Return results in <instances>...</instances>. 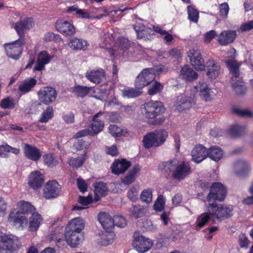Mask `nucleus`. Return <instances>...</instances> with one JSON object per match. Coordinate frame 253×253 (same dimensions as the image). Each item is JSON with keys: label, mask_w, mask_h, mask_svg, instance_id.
Here are the masks:
<instances>
[{"label": "nucleus", "mask_w": 253, "mask_h": 253, "mask_svg": "<svg viewBox=\"0 0 253 253\" xmlns=\"http://www.w3.org/2000/svg\"><path fill=\"white\" fill-rule=\"evenodd\" d=\"M165 111L163 103L158 101H150L143 105L142 113L147 120L148 123L152 125H160L165 121L164 117L158 116Z\"/></svg>", "instance_id": "f257e3e1"}, {"label": "nucleus", "mask_w": 253, "mask_h": 253, "mask_svg": "<svg viewBox=\"0 0 253 253\" xmlns=\"http://www.w3.org/2000/svg\"><path fill=\"white\" fill-rule=\"evenodd\" d=\"M205 206L206 207L205 210L210 212L211 215L214 216L218 221H222L232 215L233 207L232 205H218L216 203H212L206 204Z\"/></svg>", "instance_id": "f03ea898"}, {"label": "nucleus", "mask_w": 253, "mask_h": 253, "mask_svg": "<svg viewBox=\"0 0 253 253\" xmlns=\"http://www.w3.org/2000/svg\"><path fill=\"white\" fill-rule=\"evenodd\" d=\"M226 64L230 73L232 75L231 80L233 88L237 92H242L244 87V84L242 81V78L240 77L239 71L241 63L237 62L236 60L230 59L226 61Z\"/></svg>", "instance_id": "7ed1b4c3"}, {"label": "nucleus", "mask_w": 253, "mask_h": 253, "mask_svg": "<svg viewBox=\"0 0 253 253\" xmlns=\"http://www.w3.org/2000/svg\"><path fill=\"white\" fill-rule=\"evenodd\" d=\"M168 136L167 131L164 129L148 133L143 137L144 146L148 149L153 146H161L166 141Z\"/></svg>", "instance_id": "20e7f679"}, {"label": "nucleus", "mask_w": 253, "mask_h": 253, "mask_svg": "<svg viewBox=\"0 0 253 253\" xmlns=\"http://www.w3.org/2000/svg\"><path fill=\"white\" fill-rule=\"evenodd\" d=\"M227 195L226 187L221 183L214 182L210 187L207 199L209 202L216 203L224 200Z\"/></svg>", "instance_id": "39448f33"}, {"label": "nucleus", "mask_w": 253, "mask_h": 253, "mask_svg": "<svg viewBox=\"0 0 253 253\" xmlns=\"http://www.w3.org/2000/svg\"><path fill=\"white\" fill-rule=\"evenodd\" d=\"M25 44V41L23 38H19L12 42L5 43L4 46L7 56L15 60L18 59L23 52Z\"/></svg>", "instance_id": "423d86ee"}, {"label": "nucleus", "mask_w": 253, "mask_h": 253, "mask_svg": "<svg viewBox=\"0 0 253 253\" xmlns=\"http://www.w3.org/2000/svg\"><path fill=\"white\" fill-rule=\"evenodd\" d=\"M132 245L138 253H145L150 249L153 243L150 239L145 238L139 232H135Z\"/></svg>", "instance_id": "0eeeda50"}, {"label": "nucleus", "mask_w": 253, "mask_h": 253, "mask_svg": "<svg viewBox=\"0 0 253 253\" xmlns=\"http://www.w3.org/2000/svg\"><path fill=\"white\" fill-rule=\"evenodd\" d=\"M154 70L152 68H145L139 74L135 81V87L141 89L145 86H148L154 81Z\"/></svg>", "instance_id": "6e6552de"}, {"label": "nucleus", "mask_w": 253, "mask_h": 253, "mask_svg": "<svg viewBox=\"0 0 253 253\" xmlns=\"http://www.w3.org/2000/svg\"><path fill=\"white\" fill-rule=\"evenodd\" d=\"M38 94L40 101L47 105L54 102L57 96L55 89L50 86H46L41 88Z\"/></svg>", "instance_id": "1a4fd4ad"}, {"label": "nucleus", "mask_w": 253, "mask_h": 253, "mask_svg": "<svg viewBox=\"0 0 253 253\" xmlns=\"http://www.w3.org/2000/svg\"><path fill=\"white\" fill-rule=\"evenodd\" d=\"M192 172L190 164L186 162H182L176 165L175 169L172 173L173 179L179 181H182L188 177Z\"/></svg>", "instance_id": "9d476101"}, {"label": "nucleus", "mask_w": 253, "mask_h": 253, "mask_svg": "<svg viewBox=\"0 0 253 253\" xmlns=\"http://www.w3.org/2000/svg\"><path fill=\"white\" fill-rule=\"evenodd\" d=\"M61 192V186L56 180L47 182L44 186L43 196L46 199H54L58 197Z\"/></svg>", "instance_id": "9b49d317"}, {"label": "nucleus", "mask_w": 253, "mask_h": 253, "mask_svg": "<svg viewBox=\"0 0 253 253\" xmlns=\"http://www.w3.org/2000/svg\"><path fill=\"white\" fill-rule=\"evenodd\" d=\"M188 56L193 67L197 70L203 71L206 64L200 50L191 49L188 52Z\"/></svg>", "instance_id": "f8f14e48"}, {"label": "nucleus", "mask_w": 253, "mask_h": 253, "mask_svg": "<svg viewBox=\"0 0 253 253\" xmlns=\"http://www.w3.org/2000/svg\"><path fill=\"white\" fill-rule=\"evenodd\" d=\"M34 25V21L32 17H26L23 20L12 24L13 28L16 31L20 38L23 37L25 32L31 29Z\"/></svg>", "instance_id": "ddd939ff"}, {"label": "nucleus", "mask_w": 253, "mask_h": 253, "mask_svg": "<svg viewBox=\"0 0 253 253\" xmlns=\"http://www.w3.org/2000/svg\"><path fill=\"white\" fill-rule=\"evenodd\" d=\"M57 30L65 36H73L75 34V28L72 21L59 19L55 23Z\"/></svg>", "instance_id": "4468645a"}, {"label": "nucleus", "mask_w": 253, "mask_h": 253, "mask_svg": "<svg viewBox=\"0 0 253 253\" xmlns=\"http://www.w3.org/2000/svg\"><path fill=\"white\" fill-rule=\"evenodd\" d=\"M85 77L90 82L99 84L105 79L106 73L101 68L92 69L86 71Z\"/></svg>", "instance_id": "2eb2a0df"}, {"label": "nucleus", "mask_w": 253, "mask_h": 253, "mask_svg": "<svg viewBox=\"0 0 253 253\" xmlns=\"http://www.w3.org/2000/svg\"><path fill=\"white\" fill-rule=\"evenodd\" d=\"M67 245L71 248L77 247L83 241L84 236L81 233L66 230L64 234Z\"/></svg>", "instance_id": "dca6fc26"}, {"label": "nucleus", "mask_w": 253, "mask_h": 253, "mask_svg": "<svg viewBox=\"0 0 253 253\" xmlns=\"http://www.w3.org/2000/svg\"><path fill=\"white\" fill-rule=\"evenodd\" d=\"M23 151L25 156L29 160L34 162L39 161L42 156L40 150L29 144H24Z\"/></svg>", "instance_id": "f3484780"}, {"label": "nucleus", "mask_w": 253, "mask_h": 253, "mask_svg": "<svg viewBox=\"0 0 253 253\" xmlns=\"http://www.w3.org/2000/svg\"><path fill=\"white\" fill-rule=\"evenodd\" d=\"M195 95L191 94L189 96H178L176 101V108L181 112L190 108L193 104H195Z\"/></svg>", "instance_id": "a211bd4d"}, {"label": "nucleus", "mask_w": 253, "mask_h": 253, "mask_svg": "<svg viewBox=\"0 0 253 253\" xmlns=\"http://www.w3.org/2000/svg\"><path fill=\"white\" fill-rule=\"evenodd\" d=\"M191 156L192 160L199 164L207 157V150L201 144L196 145L191 152Z\"/></svg>", "instance_id": "6ab92c4d"}, {"label": "nucleus", "mask_w": 253, "mask_h": 253, "mask_svg": "<svg viewBox=\"0 0 253 253\" xmlns=\"http://www.w3.org/2000/svg\"><path fill=\"white\" fill-rule=\"evenodd\" d=\"M8 221L11 224L17 227H23L28 222L27 218L25 215H22L17 211H16L15 210L10 212Z\"/></svg>", "instance_id": "aec40b11"}, {"label": "nucleus", "mask_w": 253, "mask_h": 253, "mask_svg": "<svg viewBox=\"0 0 253 253\" xmlns=\"http://www.w3.org/2000/svg\"><path fill=\"white\" fill-rule=\"evenodd\" d=\"M237 37V33L234 30H224L218 36V42L221 45H227L232 43Z\"/></svg>", "instance_id": "412c9836"}, {"label": "nucleus", "mask_w": 253, "mask_h": 253, "mask_svg": "<svg viewBox=\"0 0 253 253\" xmlns=\"http://www.w3.org/2000/svg\"><path fill=\"white\" fill-rule=\"evenodd\" d=\"M103 113L99 111L93 117L92 123L90 126V136H93L101 132L104 126V123L98 119V117L103 115Z\"/></svg>", "instance_id": "4be33fe9"}, {"label": "nucleus", "mask_w": 253, "mask_h": 253, "mask_svg": "<svg viewBox=\"0 0 253 253\" xmlns=\"http://www.w3.org/2000/svg\"><path fill=\"white\" fill-rule=\"evenodd\" d=\"M131 166V163L125 159L121 160H115L111 166L112 171L115 174L119 175L125 172Z\"/></svg>", "instance_id": "5701e85b"}, {"label": "nucleus", "mask_w": 253, "mask_h": 253, "mask_svg": "<svg viewBox=\"0 0 253 253\" xmlns=\"http://www.w3.org/2000/svg\"><path fill=\"white\" fill-rule=\"evenodd\" d=\"M43 181L44 176L40 171H33L29 176L28 184L34 189L41 188Z\"/></svg>", "instance_id": "b1692460"}, {"label": "nucleus", "mask_w": 253, "mask_h": 253, "mask_svg": "<svg viewBox=\"0 0 253 253\" xmlns=\"http://www.w3.org/2000/svg\"><path fill=\"white\" fill-rule=\"evenodd\" d=\"M51 60V56L45 51H41L38 56L37 61L34 70L41 71L44 69L46 64H47Z\"/></svg>", "instance_id": "393cba45"}, {"label": "nucleus", "mask_w": 253, "mask_h": 253, "mask_svg": "<svg viewBox=\"0 0 253 253\" xmlns=\"http://www.w3.org/2000/svg\"><path fill=\"white\" fill-rule=\"evenodd\" d=\"M13 243V238L9 235L0 237V253H11Z\"/></svg>", "instance_id": "a878e982"}, {"label": "nucleus", "mask_w": 253, "mask_h": 253, "mask_svg": "<svg viewBox=\"0 0 253 253\" xmlns=\"http://www.w3.org/2000/svg\"><path fill=\"white\" fill-rule=\"evenodd\" d=\"M98 220L104 229L108 232L110 231L114 227V218L106 212H100L98 214Z\"/></svg>", "instance_id": "bb28decb"}, {"label": "nucleus", "mask_w": 253, "mask_h": 253, "mask_svg": "<svg viewBox=\"0 0 253 253\" xmlns=\"http://www.w3.org/2000/svg\"><path fill=\"white\" fill-rule=\"evenodd\" d=\"M178 163V161L176 159L164 162L159 165V169L167 176H169L170 174L172 175Z\"/></svg>", "instance_id": "cd10ccee"}, {"label": "nucleus", "mask_w": 253, "mask_h": 253, "mask_svg": "<svg viewBox=\"0 0 253 253\" xmlns=\"http://www.w3.org/2000/svg\"><path fill=\"white\" fill-rule=\"evenodd\" d=\"M84 228V219L80 217H78L72 219L68 223L66 227V230L81 233Z\"/></svg>", "instance_id": "c85d7f7f"}, {"label": "nucleus", "mask_w": 253, "mask_h": 253, "mask_svg": "<svg viewBox=\"0 0 253 253\" xmlns=\"http://www.w3.org/2000/svg\"><path fill=\"white\" fill-rule=\"evenodd\" d=\"M180 76L186 81L191 82L198 78V74L189 65H185L181 68Z\"/></svg>", "instance_id": "c756f323"}, {"label": "nucleus", "mask_w": 253, "mask_h": 253, "mask_svg": "<svg viewBox=\"0 0 253 253\" xmlns=\"http://www.w3.org/2000/svg\"><path fill=\"white\" fill-rule=\"evenodd\" d=\"M195 88L197 91L200 92L201 97L206 101H210L212 98L213 92L206 83L200 82L195 86Z\"/></svg>", "instance_id": "7c9ffc66"}, {"label": "nucleus", "mask_w": 253, "mask_h": 253, "mask_svg": "<svg viewBox=\"0 0 253 253\" xmlns=\"http://www.w3.org/2000/svg\"><path fill=\"white\" fill-rule=\"evenodd\" d=\"M205 67L207 68V75L211 79L216 78L219 73L220 66L213 60H209L206 62Z\"/></svg>", "instance_id": "2f4dec72"}, {"label": "nucleus", "mask_w": 253, "mask_h": 253, "mask_svg": "<svg viewBox=\"0 0 253 253\" xmlns=\"http://www.w3.org/2000/svg\"><path fill=\"white\" fill-rule=\"evenodd\" d=\"M42 220L43 218L40 213L37 212L32 213L29 218V230L32 232L37 231Z\"/></svg>", "instance_id": "473e14b6"}, {"label": "nucleus", "mask_w": 253, "mask_h": 253, "mask_svg": "<svg viewBox=\"0 0 253 253\" xmlns=\"http://www.w3.org/2000/svg\"><path fill=\"white\" fill-rule=\"evenodd\" d=\"M37 83V81L34 78L26 79L19 84L18 89L23 94L27 93L32 90Z\"/></svg>", "instance_id": "72a5a7b5"}, {"label": "nucleus", "mask_w": 253, "mask_h": 253, "mask_svg": "<svg viewBox=\"0 0 253 253\" xmlns=\"http://www.w3.org/2000/svg\"><path fill=\"white\" fill-rule=\"evenodd\" d=\"M68 45L73 50H85L87 49L88 44L85 40L73 38L70 40Z\"/></svg>", "instance_id": "f704fd0d"}, {"label": "nucleus", "mask_w": 253, "mask_h": 253, "mask_svg": "<svg viewBox=\"0 0 253 253\" xmlns=\"http://www.w3.org/2000/svg\"><path fill=\"white\" fill-rule=\"evenodd\" d=\"M62 234L58 233L56 231H52L49 235L48 240L49 241H54L59 248H64L67 246L66 238L61 239Z\"/></svg>", "instance_id": "c9c22d12"}, {"label": "nucleus", "mask_w": 253, "mask_h": 253, "mask_svg": "<svg viewBox=\"0 0 253 253\" xmlns=\"http://www.w3.org/2000/svg\"><path fill=\"white\" fill-rule=\"evenodd\" d=\"M223 154L222 149L217 146H211L207 150V157L216 162L222 158Z\"/></svg>", "instance_id": "e433bc0d"}, {"label": "nucleus", "mask_w": 253, "mask_h": 253, "mask_svg": "<svg viewBox=\"0 0 253 253\" xmlns=\"http://www.w3.org/2000/svg\"><path fill=\"white\" fill-rule=\"evenodd\" d=\"M211 216H212V215H211L210 212L208 211H206L199 215L197 217L195 222V229L197 230H200L209 222Z\"/></svg>", "instance_id": "4c0bfd02"}, {"label": "nucleus", "mask_w": 253, "mask_h": 253, "mask_svg": "<svg viewBox=\"0 0 253 253\" xmlns=\"http://www.w3.org/2000/svg\"><path fill=\"white\" fill-rule=\"evenodd\" d=\"M133 28L137 34V39H149L151 37V35H153L154 32L147 28L144 26H133Z\"/></svg>", "instance_id": "58836bf2"}, {"label": "nucleus", "mask_w": 253, "mask_h": 253, "mask_svg": "<svg viewBox=\"0 0 253 253\" xmlns=\"http://www.w3.org/2000/svg\"><path fill=\"white\" fill-rule=\"evenodd\" d=\"M91 87L76 84L71 88L72 92L74 93L77 97L83 98L86 96L90 92Z\"/></svg>", "instance_id": "ea45409f"}, {"label": "nucleus", "mask_w": 253, "mask_h": 253, "mask_svg": "<svg viewBox=\"0 0 253 253\" xmlns=\"http://www.w3.org/2000/svg\"><path fill=\"white\" fill-rule=\"evenodd\" d=\"M18 211L20 213L25 214L32 212L35 210L33 206L29 202L21 201L17 203Z\"/></svg>", "instance_id": "a19ab883"}, {"label": "nucleus", "mask_w": 253, "mask_h": 253, "mask_svg": "<svg viewBox=\"0 0 253 253\" xmlns=\"http://www.w3.org/2000/svg\"><path fill=\"white\" fill-rule=\"evenodd\" d=\"M109 132L114 136H127L129 134V131L126 129H122L115 125H111L109 127Z\"/></svg>", "instance_id": "79ce46f5"}, {"label": "nucleus", "mask_w": 253, "mask_h": 253, "mask_svg": "<svg viewBox=\"0 0 253 253\" xmlns=\"http://www.w3.org/2000/svg\"><path fill=\"white\" fill-rule=\"evenodd\" d=\"M94 192L96 197L105 196L108 192L106 184L102 182H96L93 184Z\"/></svg>", "instance_id": "37998d69"}, {"label": "nucleus", "mask_w": 253, "mask_h": 253, "mask_svg": "<svg viewBox=\"0 0 253 253\" xmlns=\"http://www.w3.org/2000/svg\"><path fill=\"white\" fill-rule=\"evenodd\" d=\"M86 159V155L78 156L76 158L71 157L68 159L67 163L70 166L74 168H79L84 164Z\"/></svg>", "instance_id": "c03bdc74"}, {"label": "nucleus", "mask_w": 253, "mask_h": 253, "mask_svg": "<svg viewBox=\"0 0 253 253\" xmlns=\"http://www.w3.org/2000/svg\"><path fill=\"white\" fill-rule=\"evenodd\" d=\"M130 213L131 215L135 218H138L144 215L146 210L143 206L139 205H132L130 209Z\"/></svg>", "instance_id": "a18cd8bd"}, {"label": "nucleus", "mask_w": 253, "mask_h": 253, "mask_svg": "<svg viewBox=\"0 0 253 253\" xmlns=\"http://www.w3.org/2000/svg\"><path fill=\"white\" fill-rule=\"evenodd\" d=\"M142 93V91L139 88H125L122 91L123 96L127 98H133L139 96Z\"/></svg>", "instance_id": "49530a36"}, {"label": "nucleus", "mask_w": 253, "mask_h": 253, "mask_svg": "<svg viewBox=\"0 0 253 253\" xmlns=\"http://www.w3.org/2000/svg\"><path fill=\"white\" fill-rule=\"evenodd\" d=\"M54 115L53 109L52 106H48L41 114L39 122L42 123H46L52 119Z\"/></svg>", "instance_id": "de8ad7c7"}, {"label": "nucleus", "mask_w": 253, "mask_h": 253, "mask_svg": "<svg viewBox=\"0 0 253 253\" xmlns=\"http://www.w3.org/2000/svg\"><path fill=\"white\" fill-rule=\"evenodd\" d=\"M152 84L150 85L148 93L150 95H154L160 93L164 88V85L161 83L155 81L152 82Z\"/></svg>", "instance_id": "09e8293b"}, {"label": "nucleus", "mask_w": 253, "mask_h": 253, "mask_svg": "<svg viewBox=\"0 0 253 253\" xmlns=\"http://www.w3.org/2000/svg\"><path fill=\"white\" fill-rule=\"evenodd\" d=\"M114 236V235L113 233H106L103 234L100 239L98 240L99 243L102 246H107L113 242Z\"/></svg>", "instance_id": "8fccbe9b"}, {"label": "nucleus", "mask_w": 253, "mask_h": 253, "mask_svg": "<svg viewBox=\"0 0 253 253\" xmlns=\"http://www.w3.org/2000/svg\"><path fill=\"white\" fill-rule=\"evenodd\" d=\"M140 199L146 204L151 203L152 200V190L150 188L144 189L140 194Z\"/></svg>", "instance_id": "3c124183"}, {"label": "nucleus", "mask_w": 253, "mask_h": 253, "mask_svg": "<svg viewBox=\"0 0 253 253\" xmlns=\"http://www.w3.org/2000/svg\"><path fill=\"white\" fill-rule=\"evenodd\" d=\"M43 161L45 165L48 167H54L58 165V162L52 154L43 155Z\"/></svg>", "instance_id": "603ef678"}, {"label": "nucleus", "mask_w": 253, "mask_h": 253, "mask_svg": "<svg viewBox=\"0 0 253 253\" xmlns=\"http://www.w3.org/2000/svg\"><path fill=\"white\" fill-rule=\"evenodd\" d=\"M188 19L190 21L197 23L199 19V12L192 6H187Z\"/></svg>", "instance_id": "864d4df0"}, {"label": "nucleus", "mask_w": 253, "mask_h": 253, "mask_svg": "<svg viewBox=\"0 0 253 253\" xmlns=\"http://www.w3.org/2000/svg\"><path fill=\"white\" fill-rule=\"evenodd\" d=\"M244 128L239 125L231 126L229 129V133L233 137H237L241 136L244 131Z\"/></svg>", "instance_id": "5fc2aeb1"}, {"label": "nucleus", "mask_w": 253, "mask_h": 253, "mask_svg": "<svg viewBox=\"0 0 253 253\" xmlns=\"http://www.w3.org/2000/svg\"><path fill=\"white\" fill-rule=\"evenodd\" d=\"M0 105L4 109H13L15 106V103L12 98L7 97L1 100Z\"/></svg>", "instance_id": "6e6d98bb"}, {"label": "nucleus", "mask_w": 253, "mask_h": 253, "mask_svg": "<svg viewBox=\"0 0 253 253\" xmlns=\"http://www.w3.org/2000/svg\"><path fill=\"white\" fill-rule=\"evenodd\" d=\"M138 189L135 186H132L127 193V197L133 203L138 199Z\"/></svg>", "instance_id": "4d7b16f0"}, {"label": "nucleus", "mask_w": 253, "mask_h": 253, "mask_svg": "<svg viewBox=\"0 0 253 253\" xmlns=\"http://www.w3.org/2000/svg\"><path fill=\"white\" fill-rule=\"evenodd\" d=\"M240 165L241 169L237 171V173L241 176H245L249 172L250 169V166L245 162H241L240 163Z\"/></svg>", "instance_id": "13d9d810"}, {"label": "nucleus", "mask_w": 253, "mask_h": 253, "mask_svg": "<svg viewBox=\"0 0 253 253\" xmlns=\"http://www.w3.org/2000/svg\"><path fill=\"white\" fill-rule=\"evenodd\" d=\"M232 112L233 113L241 117L249 118H252L253 117V113L247 110H241L237 108H234L232 110Z\"/></svg>", "instance_id": "bf43d9fd"}, {"label": "nucleus", "mask_w": 253, "mask_h": 253, "mask_svg": "<svg viewBox=\"0 0 253 253\" xmlns=\"http://www.w3.org/2000/svg\"><path fill=\"white\" fill-rule=\"evenodd\" d=\"M114 226L115 225L120 228H124L126 225V221L125 218L121 215L115 216L114 218Z\"/></svg>", "instance_id": "052dcab7"}, {"label": "nucleus", "mask_w": 253, "mask_h": 253, "mask_svg": "<svg viewBox=\"0 0 253 253\" xmlns=\"http://www.w3.org/2000/svg\"><path fill=\"white\" fill-rule=\"evenodd\" d=\"M220 14L223 18H226L229 12V7L227 2L221 3L219 5Z\"/></svg>", "instance_id": "680f3d73"}, {"label": "nucleus", "mask_w": 253, "mask_h": 253, "mask_svg": "<svg viewBox=\"0 0 253 253\" xmlns=\"http://www.w3.org/2000/svg\"><path fill=\"white\" fill-rule=\"evenodd\" d=\"M217 36V34L214 30H210L206 33L204 35V40L205 42L209 43L211 41Z\"/></svg>", "instance_id": "e2e57ef3"}, {"label": "nucleus", "mask_w": 253, "mask_h": 253, "mask_svg": "<svg viewBox=\"0 0 253 253\" xmlns=\"http://www.w3.org/2000/svg\"><path fill=\"white\" fill-rule=\"evenodd\" d=\"M77 182L78 187L81 192L84 193L87 191V186L85 180L81 178H79L77 179Z\"/></svg>", "instance_id": "0e129e2a"}, {"label": "nucleus", "mask_w": 253, "mask_h": 253, "mask_svg": "<svg viewBox=\"0 0 253 253\" xmlns=\"http://www.w3.org/2000/svg\"><path fill=\"white\" fill-rule=\"evenodd\" d=\"M253 29V20H251L242 24L240 30L242 32H247Z\"/></svg>", "instance_id": "69168bd1"}, {"label": "nucleus", "mask_w": 253, "mask_h": 253, "mask_svg": "<svg viewBox=\"0 0 253 253\" xmlns=\"http://www.w3.org/2000/svg\"><path fill=\"white\" fill-rule=\"evenodd\" d=\"M135 179V176L128 172L126 176H124V177L122 179V181L126 185H129L131 184Z\"/></svg>", "instance_id": "338daca9"}, {"label": "nucleus", "mask_w": 253, "mask_h": 253, "mask_svg": "<svg viewBox=\"0 0 253 253\" xmlns=\"http://www.w3.org/2000/svg\"><path fill=\"white\" fill-rule=\"evenodd\" d=\"M74 146L77 150H82L87 146V143L83 139L78 140L75 142Z\"/></svg>", "instance_id": "774afa93"}]
</instances>
